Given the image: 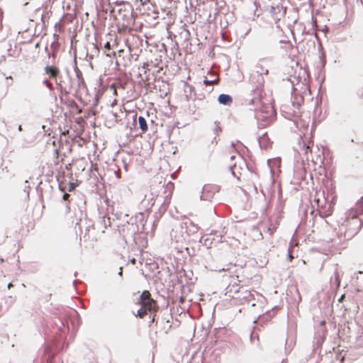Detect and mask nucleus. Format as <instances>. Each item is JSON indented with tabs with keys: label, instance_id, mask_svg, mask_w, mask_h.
<instances>
[{
	"label": "nucleus",
	"instance_id": "f257e3e1",
	"mask_svg": "<svg viewBox=\"0 0 363 363\" xmlns=\"http://www.w3.org/2000/svg\"><path fill=\"white\" fill-rule=\"evenodd\" d=\"M250 110L252 111V108H250ZM253 111L255 112V118L257 121L265 122L266 124L270 123L275 116V112L271 106H262L259 110L255 108Z\"/></svg>",
	"mask_w": 363,
	"mask_h": 363
},
{
	"label": "nucleus",
	"instance_id": "f03ea898",
	"mask_svg": "<svg viewBox=\"0 0 363 363\" xmlns=\"http://www.w3.org/2000/svg\"><path fill=\"white\" fill-rule=\"evenodd\" d=\"M347 220L350 225H352L350 231L348 233V238H352L356 235L363 225V220L358 218L356 213L353 210H349L347 212Z\"/></svg>",
	"mask_w": 363,
	"mask_h": 363
},
{
	"label": "nucleus",
	"instance_id": "7ed1b4c3",
	"mask_svg": "<svg viewBox=\"0 0 363 363\" xmlns=\"http://www.w3.org/2000/svg\"><path fill=\"white\" fill-rule=\"evenodd\" d=\"M139 303L141 305V306L147 308L149 312H156L158 308L155 301L151 298L150 294L147 291H144L140 294Z\"/></svg>",
	"mask_w": 363,
	"mask_h": 363
},
{
	"label": "nucleus",
	"instance_id": "20e7f679",
	"mask_svg": "<svg viewBox=\"0 0 363 363\" xmlns=\"http://www.w3.org/2000/svg\"><path fill=\"white\" fill-rule=\"evenodd\" d=\"M122 16V26L125 28L131 29L135 24V16L133 14V9L130 6V11H125Z\"/></svg>",
	"mask_w": 363,
	"mask_h": 363
},
{
	"label": "nucleus",
	"instance_id": "39448f33",
	"mask_svg": "<svg viewBox=\"0 0 363 363\" xmlns=\"http://www.w3.org/2000/svg\"><path fill=\"white\" fill-rule=\"evenodd\" d=\"M286 9H284V7L277 4L276 6H271L269 9V13L272 16L274 20H280L281 17L284 16L285 14Z\"/></svg>",
	"mask_w": 363,
	"mask_h": 363
},
{
	"label": "nucleus",
	"instance_id": "423d86ee",
	"mask_svg": "<svg viewBox=\"0 0 363 363\" xmlns=\"http://www.w3.org/2000/svg\"><path fill=\"white\" fill-rule=\"evenodd\" d=\"M301 101H302L301 97H300L299 99L297 98H295L294 100H292V99H291L289 101H287V104L281 106V108L283 111H285L286 109L287 108V107L289 106L288 104H291L293 107V109H292L293 112H296V111L299 108V106H301Z\"/></svg>",
	"mask_w": 363,
	"mask_h": 363
},
{
	"label": "nucleus",
	"instance_id": "0eeeda50",
	"mask_svg": "<svg viewBox=\"0 0 363 363\" xmlns=\"http://www.w3.org/2000/svg\"><path fill=\"white\" fill-rule=\"evenodd\" d=\"M182 227H185L188 233H195L198 231L199 227L191 220H186L181 224Z\"/></svg>",
	"mask_w": 363,
	"mask_h": 363
},
{
	"label": "nucleus",
	"instance_id": "6e6552de",
	"mask_svg": "<svg viewBox=\"0 0 363 363\" xmlns=\"http://www.w3.org/2000/svg\"><path fill=\"white\" fill-rule=\"evenodd\" d=\"M218 101L220 104L228 106L232 103L233 99L228 94H221L218 97Z\"/></svg>",
	"mask_w": 363,
	"mask_h": 363
},
{
	"label": "nucleus",
	"instance_id": "1a4fd4ad",
	"mask_svg": "<svg viewBox=\"0 0 363 363\" xmlns=\"http://www.w3.org/2000/svg\"><path fill=\"white\" fill-rule=\"evenodd\" d=\"M354 95V98L357 100L363 99V83H360L355 86Z\"/></svg>",
	"mask_w": 363,
	"mask_h": 363
},
{
	"label": "nucleus",
	"instance_id": "9d476101",
	"mask_svg": "<svg viewBox=\"0 0 363 363\" xmlns=\"http://www.w3.org/2000/svg\"><path fill=\"white\" fill-rule=\"evenodd\" d=\"M350 210H353L354 213H356V215H360L363 213V196H362L356 203L355 207L354 208H351Z\"/></svg>",
	"mask_w": 363,
	"mask_h": 363
},
{
	"label": "nucleus",
	"instance_id": "9b49d317",
	"mask_svg": "<svg viewBox=\"0 0 363 363\" xmlns=\"http://www.w3.org/2000/svg\"><path fill=\"white\" fill-rule=\"evenodd\" d=\"M45 72L52 77H56L59 73V70L57 67L50 65H47L45 67Z\"/></svg>",
	"mask_w": 363,
	"mask_h": 363
},
{
	"label": "nucleus",
	"instance_id": "f8f14e48",
	"mask_svg": "<svg viewBox=\"0 0 363 363\" xmlns=\"http://www.w3.org/2000/svg\"><path fill=\"white\" fill-rule=\"evenodd\" d=\"M138 123H139L140 128L141 129V130L143 133L146 132L147 130V121H146L145 118L143 116H140L138 117Z\"/></svg>",
	"mask_w": 363,
	"mask_h": 363
},
{
	"label": "nucleus",
	"instance_id": "ddd939ff",
	"mask_svg": "<svg viewBox=\"0 0 363 363\" xmlns=\"http://www.w3.org/2000/svg\"><path fill=\"white\" fill-rule=\"evenodd\" d=\"M147 311H149L147 308L141 306V308L138 310L136 315L143 318L147 314Z\"/></svg>",
	"mask_w": 363,
	"mask_h": 363
},
{
	"label": "nucleus",
	"instance_id": "4468645a",
	"mask_svg": "<svg viewBox=\"0 0 363 363\" xmlns=\"http://www.w3.org/2000/svg\"><path fill=\"white\" fill-rule=\"evenodd\" d=\"M75 72H76V76L77 77L79 86H80L81 84H84V81L82 77V72L79 69H78L77 68H76Z\"/></svg>",
	"mask_w": 363,
	"mask_h": 363
},
{
	"label": "nucleus",
	"instance_id": "2eb2a0df",
	"mask_svg": "<svg viewBox=\"0 0 363 363\" xmlns=\"http://www.w3.org/2000/svg\"><path fill=\"white\" fill-rule=\"evenodd\" d=\"M110 223H111V222H110V219H109V218L106 219V218H105V217H104V218H102L101 219V220L99 222L98 225H101V226H104V228H106V225H110Z\"/></svg>",
	"mask_w": 363,
	"mask_h": 363
},
{
	"label": "nucleus",
	"instance_id": "dca6fc26",
	"mask_svg": "<svg viewBox=\"0 0 363 363\" xmlns=\"http://www.w3.org/2000/svg\"><path fill=\"white\" fill-rule=\"evenodd\" d=\"M214 127L213 128V131L214 132L215 135H218L219 132L221 131V128L219 125V123L217 121L214 122Z\"/></svg>",
	"mask_w": 363,
	"mask_h": 363
},
{
	"label": "nucleus",
	"instance_id": "f3484780",
	"mask_svg": "<svg viewBox=\"0 0 363 363\" xmlns=\"http://www.w3.org/2000/svg\"><path fill=\"white\" fill-rule=\"evenodd\" d=\"M43 83L46 85V86L50 90H53V86L52 84L48 80V79H44Z\"/></svg>",
	"mask_w": 363,
	"mask_h": 363
},
{
	"label": "nucleus",
	"instance_id": "a211bd4d",
	"mask_svg": "<svg viewBox=\"0 0 363 363\" xmlns=\"http://www.w3.org/2000/svg\"><path fill=\"white\" fill-rule=\"evenodd\" d=\"M218 82V79H213V80H208L206 79H205L203 80V83L206 85H211L213 84V83H216Z\"/></svg>",
	"mask_w": 363,
	"mask_h": 363
},
{
	"label": "nucleus",
	"instance_id": "6ab92c4d",
	"mask_svg": "<svg viewBox=\"0 0 363 363\" xmlns=\"http://www.w3.org/2000/svg\"><path fill=\"white\" fill-rule=\"evenodd\" d=\"M260 70H257V72L259 73L260 75L262 74H267L269 71L268 69H264L262 67H259Z\"/></svg>",
	"mask_w": 363,
	"mask_h": 363
},
{
	"label": "nucleus",
	"instance_id": "aec40b11",
	"mask_svg": "<svg viewBox=\"0 0 363 363\" xmlns=\"http://www.w3.org/2000/svg\"><path fill=\"white\" fill-rule=\"evenodd\" d=\"M256 104L257 105L261 104L260 99L258 98L252 99L250 100V104Z\"/></svg>",
	"mask_w": 363,
	"mask_h": 363
},
{
	"label": "nucleus",
	"instance_id": "412c9836",
	"mask_svg": "<svg viewBox=\"0 0 363 363\" xmlns=\"http://www.w3.org/2000/svg\"><path fill=\"white\" fill-rule=\"evenodd\" d=\"M104 48L106 50L110 51L111 49V43L109 42H106L104 45Z\"/></svg>",
	"mask_w": 363,
	"mask_h": 363
},
{
	"label": "nucleus",
	"instance_id": "4be33fe9",
	"mask_svg": "<svg viewBox=\"0 0 363 363\" xmlns=\"http://www.w3.org/2000/svg\"><path fill=\"white\" fill-rule=\"evenodd\" d=\"M303 150L305 152V155H307L308 152L310 150V146L308 145H303Z\"/></svg>",
	"mask_w": 363,
	"mask_h": 363
},
{
	"label": "nucleus",
	"instance_id": "5701e85b",
	"mask_svg": "<svg viewBox=\"0 0 363 363\" xmlns=\"http://www.w3.org/2000/svg\"><path fill=\"white\" fill-rule=\"evenodd\" d=\"M76 185L74 183H69V191H71L74 189Z\"/></svg>",
	"mask_w": 363,
	"mask_h": 363
},
{
	"label": "nucleus",
	"instance_id": "b1692460",
	"mask_svg": "<svg viewBox=\"0 0 363 363\" xmlns=\"http://www.w3.org/2000/svg\"><path fill=\"white\" fill-rule=\"evenodd\" d=\"M69 197V194L67 193H65L62 196L63 200L66 201Z\"/></svg>",
	"mask_w": 363,
	"mask_h": 363
},
{
	"label": "nucleus",
	"instance_id": "393cba45",
	"mask_svg": "<svg viewBox=\"0 0 363 363\" xmlns=\"http://www.w3.org/2000/svg\"><path fill=\"white\" fill-rule=\"evenodd\" d=\"M107 56H109L111 57V55H116V52L113 51V52H108L106 54Z\"/></svg>",
	"mask_w": 363,
	"mask_h": 363
},
{
	"label": "nucleus",
	"instance_id": "a878e982",
	"mask_svg": "<svg viewBox=\"0 0 363 363\" xmlns=\"http://www.w3.org/2000/svg\"><path fill=\"white\" fill-rule=\"evenodd\" d=\"M125 4V1H116V4H117V5H121V4Z\"/></svg>",
	"mask_w": 363,
	"mask_h": 363
},
{
	"label": "nucleus",
	"instance_id": "bb28decb",
	"mask_svg": "<svg viewBox=\"0 0 363 363\" xmlns=\"http://www.w3.org/2000/svg\"><path fill=\"white\" fill-rule=\"evenodd\" d=\"M136 119H137V114H134L133 116V121L134 123H136Z\"/></svg>",
	"mask_w": 363,
	"mask_h": 363
},
{
	"label": "nucleus",
	"instance_id": "cd10ccee",
	"mask_svg": "<svg viewBox=\"0 0 363 363\" xmlns=\"http://www.w3.org/2000/svg\"><path fill=\"white\" fill-rule=\"evenodd\" d=\"M122 273H123V268H122V267H121L119 268L118 275L122 276Z\"/></svg>",
	"mask_w": 363,
	"mask_h": 363
},
{
	"label": "nucleus",
	"instance_id": "c85d7f7f",
	"mask_svg": "<svg viewBox=\"0 0 363 363\" xmlns=\"http://www.w3.org/2000/svg\"><path fill=\"white\" fill-rule=\"evenodd\" d=\"M288 254H289L288 255H289V259H292V256H291V252L290 249H289Z\"/></svg>",
	"mask_w": 363,
	"mask_h": 363
},
{
	"label": "nucleus",
	"instance_id": "c756f323",
	"mask_svg": "<svg viewBox=\"0 0 363 363\" xmlns=\"http://www.w3.org/2000/svg\"><path fill=\"white\" fill-rule=\"evenodd\" d=\"M51 357H52V355L51 356L50 354H49L48 359V363H52L51 360L50 359Z\"/></svg>",
	"mask_w": 363,
	"mask_h": 363
},
{
	"label": "nucleus",
	"instance_id": "7c9ffc66",
	"mask_svg": "<svg viewBox=\"0 0 363 363\" xmlns=\"http://www.w3.org/2000/svg\"><path fill=\"white\" fill-rule=\"evenodd\" d=\"M250 28H248L246 32L245 33L244 35L245 36L246 35H247L249 33V32L250 31Z\"/></svg>",
	"mask_w": 363,
	"mask_h": 363
},
{
	"label": "nucleus",
	"instance_id": "2f4dec72",
	"mask_svg": "<svg viewBox=\"0 0 363 363\" xmlns=\"http://www.w3.org/2000/svg\"><path fill=\"white\" fill-rule=\"evenodd\" d=\"M18 130L19 131H21V130H22V126H21V125H18Z\"/></svg>",
	"mask_w": 363,
	"mask_h": 363
},
{
	"label": "nucleus",
	"instance_id": "473e14b6",
	"mask_svg": "<svg viewBox=\"0 0 363 363\" xmlns=\"http://www.w3.org/2000/svg\"><path fill=\"white\" fill-rule=\"evenodd\" d=\"M335 279H336V281H337V283L339 284H340V280H339V278H338L337 275L335 277Z\"/></svg>",
	"mask_w": 363,
	"mask_h": 363
},
{
	"label": "nucleus",
	"instance_id": "72a5a7b5",
	"mask_svg": "<svg viewBox=\"0 0 363 363\" xmlns=\"http://www.w3.org/2000/svg\"><path fill=\"white\" fill-rule=\"evenodd\" d=\"M11 286H12V283H11V282L9 283L8 286H7L8 289H10Z\"/></svg>",
	"mask_w": 363,
	"mask_h": 363
},
{
	"label": "nucleus",
	"instance_id": "f704fd0d",
	"mask_svg": "<svg viewBox=\"0 0 363 363\" xmlns=\"http://www.w3.org/2000/svg\"><path fill=\"white\" fill-rule=\"evenodd\" d=\"M112 115H113L115 118H116V117H117V113H112Z\"/></svg>",
	"mask_w": 363,
	"mask_h": 363
},
{
	"label": "nucleus",
	"instance_id": "c9c22d12",
	"mask_svg": "<svg viewBox=\"0 0 363 363\" xmlns=\"http://www.w3.org/2000/svg\"><path fill=\"white\" fill-rule=\"evenodd\" d=\"M235 156L233 155V156L230 157V160H233L235 159Z\"/></svg>",
	"mask_w": 363,
	"mask_h": 363
},
{
	"label": "nucleus",
	"instance_id": "e433bc0d",
	"mask_svg": "<svg viewBox=\"0 0 363 363\" xmlns=\"http://www.w3.org/2000/svg\"><path fill=\"white\" fill-rule=\"evenodd\" d=\"M343 297H344V295H342V296L340 298L339 301H341L342 300Z\"/></svg>",
	"mask_w": 363,
	"mask_h": 363
},
{
	"label": "nucleus",
	"instance_id": "4c0bfd02",
	"mask_svg": "<svg viewBox=\"0 0 363 363\" xmlns=\"http://www.w3.org/2000/svg\"><path fill=\"white\" fill-rule=\"evenodd\" d=\"M230 170L232 171V174H234V172L232 170V169H233V167H232V166H230Z\"/></svg>",
	"mask_w": 363,
	"mask_h": 363
},
{
	"label": "nucleus",
	"instance_id": "58836bf2",
	"mask_svg": "<svg viewBox=\"0 0 363 363\" xmlns=\"http://www.w3.org/2000/svg\"><path fill=\"white\" fill-rule=\"evenodd\" d=\"M351 142H352V143H357V142H355V141H354V139H352V140H351Z\"/></svg>",
	"mask_w": 363,
	"mask_h": 363
},
{
	"label": "nucleus",
	"instance_id": "ea45409f",
	"mask_svg": "<svg viewBox=\"0 0 363 363\" xmlns=\"http://www.w3.org/2000/svg\"><path fill=\"white\" fill-rule=\"evenodd\" d=\"M6 79H12L11 76L7 77Z\"/></svg>",
	"mask_w": 363,
	"mask_h": 363
},
{
	"label": "nucleus",
	"instance_id": "a19ab883",
	"mask_svg": "<svg viewBox=\"0 0 363 363\" xmlns=\"http://www.w3.org/2000/svg\"><path fill=\"white\" fill-rule=\"evenodd\" d=\"M135 259H133L131 260V262H132L133 263V262H135Z\"/></svg>",
	"mask_w": 363,
	"mask_h": 363
},
{
	"label": "nucleus",
	"instance_id": "79ce46f5",
	"mask_svg": "<svg viewBox=\"0 0 363 363\" xmlns=\"http://www.w3.org/2000/svg\"><path fill=\"white\" fill-rule=\"evenodd\" d=\"M213 233H215V232H214L213 230H212V231L211 232V235H212Z\"/></svg>",
	"mask_w": 363,
	"mask_h": 363
},
{
	"label": "nucleus",
	"instance_id": "37998d69",
	"mask_svg": "<svg viewBox=\"0 0 363 363\" xmlns=\"http://www.w3.org/2000/svg\"><path fill=\"white\" fill-rule=\"evenodd\" d=\"M221 239H222V236H221V235H220V238H219V240H221Z\"/></svg>",
	"mask_w": 363,
	"mask_h": 363
},
{
	"label": "nucleus",
	"instance_id": "c03bdc74",
	"mask_svg": "<svg viewBox=\"0 0 363 363\" xmlns=\"http://www.w3.org/2000/svg\"><path fill=\"white\" fill-rule=\"evenodd\" d=\"M45 128V125H42V129H44Z\"/></svg>",
	"mask_w": 363,
	"mask_h": 363
}]
</instances>
